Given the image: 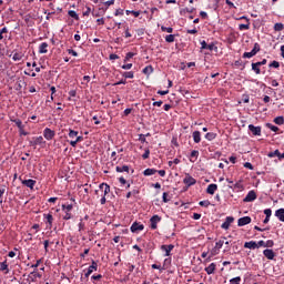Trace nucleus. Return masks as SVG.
Masks as SVG:
<instances>
[{
    "label": "nucleus",
    "instance_id": "obj_1",
    "mask_svg": "<svg viewBox=\"0 0 284 284\" xmlns=\"http://www.w3.org/2000/svg\"><path fill=\"white\" fill-rule=\"evenodd\" d=\"M253 201H256V191L252 190L250 191L246 196L244 197V203H252Z\"/></svg>",
    "mask_w": 284,
    "mask_h": 284
},
{
    "label": "nucleus",
    "instance_id": "obj_2",
    "mask_svg": "<svg viewBox=\"0 0 284 284\" xmlns=\"http://www.w3.org/2000/svg\"><path fill=\"white\" fill-rule=\"evenodd\" d=\"M54 131L50 128H45L43 131V136L47 139V141H52L54 139Z\"/></svg>",
    "mask_w": 284,
    "mask_h": 284
},
{
    "label": "nucleus",
    "instance_id": "obj_3",
    "mask_svg": "<svg viewBox=\"0 0 284 284\" xmlns=\"http://www.w3.org/2000/svg\"><path fill=\"white\" fill-rule=\"evenodd\" d=\"M250 223H252V217L250 216L240 217L237 221L239 227H243L244 225H250Z\"/></svg>",
    "mask_w": 284,
    "mask_h": 284
},
{
    "label": "nucleus",
    "instance_id": "obj_4",
    "mask_svg": "<svg viewBox=\"0 0 284 284\" xmlns=\"http://www.w3.org/2000/svg\"><path fill=\"white\" fill-rule=\"evenodd\" d=\"M150 223H151V230H156V224L161 223V216L159 215H153L151 219H150Z\"/></svg>",
    "mask_w": 284,
    "mask_h": 284
},
{
    "label": "nucleus",
    "instance_id": "obj_5",
    "mask_svg": "<svg viewBox=\"0 0 284 284\" xmlns=\"http://www.w3.org/2000/svg\"><path fill=\"white\" fill-rule=\"evenodd\" d=\"M183 183L187 185V187H191V185H196V179L192 178L191 175H186Z\"/></svg>",
    "mask_w": 284,
    "mask_h": 284
},
{
    "label": "nucleus",
    "instance_id": "obj_6",
    "mask_svg": "<svg viewBox=\"0 0 284 284\" xmlns=\"http://www.w3.org/2000/svg\"><path fill=\"white\" fill-rule=\"evenodd\" d=\"M99 267V264H97V262H92V264L89 266L87 273L84 274L85 278H88V276H90L92 274V272H97Z\"/></svg>",
    "mask_w": 284,
    "mask_h": 284
},
{
    "label": "nucleus",
    "instance_id": "obj_7",
    "mask_svg": "<svg viewBox=\"0 0 284 284\" xmlns=\"http://www.w3.org/2000/svg\"><path fill=\"white\" fill-rule=\"evenodd\" d=\"M248 130L252 132L253 136H261V126H254V124H250Z\"/></svg>",
    "mask_w": 284,
    "mask_h": 284
},
{
    "label": "nucleus",
    "instance_id": "obj_8",
    "mask_svg": "<svg viewBox=\"0 0 284 284\" xmlns=\"http://www.w3.org/2000/svg\"><path fill=\"white\" fill-rule=\"evenodd\" d=\"M232 223H234V217L227 216L225 222L221 225L222 230H230V225H232Z\"/></svg>",
    "mask_w": 284,
    "mask_h": 284
},
{
    "label": "nucleus",
    "instance_id": "obj_9",
    "mask_svg": "<svg viewBox=\"0 0 284 284\" xmlns=\"http://www.w3.org/2000/svg\"><path fill=\"white\" fill-rule=\"evenodd\" d=\"M263 254L266 258H268V261H274V256H276V254L274 253L273 250L266 248L263 251Z\"/></svg>",
    "mask_w": 284,
    "mask_h": 284
},
{
    "label": "nucleus",
    "instance_id": "obj_10",
    "mask_svg": "<svg viewBox=\"0 0 284 284\" xmlns=\"http://www.w3.org/2000/svg\"><path fill=\"white\" fill-rule=\"evenodd\" d=\"M201 49L202 50H210L211 52H212V50H216V45H214V43H211V44H207V42H205V40H203L202 42H201Z\"/></svg>",
    "mask_w": 284,
    "mask_h": 284
},
{
    "label": "nucleus",
    "instance_id": "obj_11",
    "mask_svg": "<svg viewBox=\"0 0 284 284\" xmlns=\"http://www.w3.org/2000/svg\"><path fill=\"white\" fill-rule=\"evenodd\" d=\"M22 185H26V187H30V190H34V185H37V181H34V180H22Z\"/></svg>",
    "mask_w": 284,
    "mask_h": 284
},
{
    "label": "nucleus",
    "instance_id": "obj_12",
    "mask_svg": "<svg viewBox=\"0 0 284 284\" xmlns=\"http://www.w3.org/2000/svg\"><path fill=\"white\" fill-rule=\"evenodd\" d=\"M267 156L268 159H274V156H277L281 160V159H284V152L281 153V151L275 150L274 152H270Z\"/></svg>",
    "mask_w": 284,
    "mask_h": 284
},
{
    "label": "nucleus",
    "instance_id": "obj_13",
    "mask_svg": "<svg viewBox=\"0 0 284 284\" xmlns=\"http://www.w3.org/2000/svg\"><path fill=\"white\" fill-rule=\"evenodd\" d=\"M145 226H143V224H139L136 222H134L132 225H131V232H141L144 230Z\"/></svg>",
    "mask_w": 284,
    "mask_h": 284
},
{
    "label": "nucleus",
    "instance_id": "obj_14",
    "mask_svg": "<svg viewBox=\"0 0 284 284\" xmlns=\"http://www.w3.org/2000/svg\"><path fill=\"white\" fill-rule=\"evenodd\" d=\"M244 247L246 250H256L258 247V244L254 241L245 242Z\"/></svg>",
    "mask_w": 284,
    "mask_h": 284
},
{
    "label": "nucleus",
    "instance_id": "obj_15",
    "mask_svg": "<svg viewBox=\"0 0 284 284\" xmlns=\"http://www.w3.org/2000/svg\"><path fill=\"white\" fill-rule=\"evenodd\" d=\"M0 272H4V274H10V268L8 267V260L0 263Z\"/></svg>",
    "mask_w": 284,
    "mask_h": 284
},
{
    "label": "nucleus",
    "instance_id": "obj_16",
    "mask_svg": "<svg viewBox=\"0 0 284 284\" xmlns=\"http://www.w3.org/2000/svg\"><path fill=\"white\" fill-rule=\"evenodd\" d=\"M161 250H162V252H165V256H170V252H172V250H174V245H172V244L162 245Z\"/></svg>",
    "mask_w": 284,
    "mask_h": 284
},
{
    "label": "nucleus",
    "instance_id": "obj_17",
    "mask_svg": "<svg viewBox=\"0 0 284 284\" xmlns=\"http://www.w3.org/2000/svg\"><path fill=\"white\" fill-rule=\"evenodd\" d=\"M219 190V185L210 184L206 189V194L214 195V193Z\"/></svg>",
    "mask_w": 284,
    "mask_h": 284
},
{
    "label": "nucleus",
    "instance_id": "obj_18",
    "mask_svg": "<svg viewBox=\"0 0 284 284\" xmlns=\"http://www.w3.org/2000/svg\"><path fill=\"white\" fill-rule=\"evenodd\" d=\"M39 53L40 54H48V43L42 42L39 47Z\"/></svg>",
    "mask_w": 284,
    "mask_h": 284
},
{
    "label": "nucleus",
    "instance_id": "obj_19",
    "mask_svg": "<svg viewBox=\"0 0 284 284\" xmlns=\"http://www.w3.org/2000/svg\"><path fill=\"white\" fill-rule=\"evenodd\" d=\"M100 190L103 192L104 196L106 194H110V185H108L106 183L100 184Z\"/></svg>",
    "mask_w": 284,
    "mask_h": 284
},
{
    "label": "nucleus",
    "instance_id": "obj_20",
    "mask_svg": "<svg viewBox=\"0 0 284 284\" xmlns=\"http://www.w3.org/2000/svg\"><path fill=\"white\" fill-rule=\"evenodd\" d=\"M275 216H277V219L284 223V209H280L275 212Z\"/></svg>",
    "mask_w": 284,
    "mask_h": 284
},
{
    "label": "nucleus",
    "instance_id": "obj_21",
    "mask_svg": "<svg viewBox=\"0 0 284 284\" xmlns=\"http://www.w3.org/2000/svg\"><path fill=\"white\" fill-rule=\"evenodd\" d=\"M215 270H216V264L211 263V264L205 268V272H206V274H214Z\"/></svg>",
    "mask_w": 284,
    "mask_h": 284
},
{
    "label": "nucleus",
    "instance_id": "obj_22",
    "mask_svg": "<svg viewBox=\"0 0 284 284\" xmlns=\"http://www.w3.org/2000/svg\"><path fill=\"white\" fill-rule=\"evenodd\" d=\"M193 141L194 143H201V131L193 132Z\"/></svg>",
    "mask_w": 284,
    "mask_h": 284
},
{
    "label": "nucleus",
    "instance_id": "obj_23",
    "mask_svg": "<svg viewBox=\"0 0 284 284\" xmlns=\"http://www.w3.org/2000/svg\"><path fill=\"white\" fill-rule=\"evenodd\" d=\"M158 170L156 169H146L144 170L143 174L144 176H152L154 174H156Z\"/></svg>",
    "mask_w": 284,
    "mask_h": 284
},
{
    "label": "nucleus",
    "instance_id": "obj_24",
    "mask_svg": "<svg viewBox=\"0 0 284 284\" xmlns=\"http://www.w3.org/2000/svg\"><path fill=\"white\" fill-rule=\"evenodd\" d=\"M41 143H43V136H38L34 141L30 142V145H41Z\"/></svg>",
    "mask_w": 284,
    "mask_h": 284
},
{
    "label": "nucleus",
    "instance_id": "obj_25",
    "mask_svg": "<svg viewBox=\"0 0 284 284\" xmlns=\"http://www.w3.org/2000/svg\"><path fill=\"white\" fill-rule=\"evenodd\" d=\"M115 171H116V172H126V173H130V166H128V165L116 166V168H115Z\"/></svg>",
    "mask_w": 284,
    "mask_h": 284
},
{
    "label": "nucleus",
    "instance_id": "obj_26",
    "mask_svg": "<svg viewBox=\"0 0 284 284\" xmlns=\"http://www.w3.org/2000/svg\"><path fill=\"white\" fill-rule=\"evenodd\" d=\"M205 139H206V141H214V139H216V133L209 132L205 134Z\"/></svg>",
    "mask_w": 284,
    "mask_h": 284
},
{
    "label": "nucleus",
    "instance_id": "obj_27",
    "mask_svg": "<svg viewBox=\"0 0 284 284\" xmlns=\"http://www.w3.org/2000/svg\"><path fill=\"white\" fill-rule=\"evenodd\" d=\"M69 17H71L72 19H75V21H79V14L77 13V11L74 10H70L68 12Z\"/></svg>",
    "mask_w": 284,
    "mask_h": 284
},
{
    "label": "nucleus",
    "instance_id": "obj_28",
    "mask_svg": "<svg viewBox=\"0 0 284 284\" xmlns=\"http://www.w3.org/2000/svg\"><path fill=\"white\" fill-rule=\"evenodd\" d=\"M79 136V132L72 129L69 130V139H77Z\"/></svg>",
    "mask_w": 284,
    "mask_h": 284
},
{
    "label": "nucleus",
    "instance_id": "obj_29",
    "mask_svg": "<svg viewBox=\"0 0 284 284\" xmlns=\"http://www.w3.org/2000/svg\"><path fill=\"white\" fill-rule=\"evenodd\" d=\"M252 52L255 53V54H258V52H261V44H258V42L254 43Z\"/></svg>",
    "mask_w": 284,
    "mask_h": 284
},
{
    "label": "nucleus",
    "instance_id": "obj_30",
    "mask_svg": "<svg viewBox=\"0 0 284 284\" xmlns=\"http://www.w3.org/2000/svg\"><path fill=\"white\" fill-rule=\"evenodd\" d=\"M283 28H284V24L281 22H277L274 24L275 32H281L283 30Z\"/></svg>",
    "mask_w": 284,
    "mask_h": 284
},
{
    "label": "nucleus",
    "instance_id": "obj_31",
    "mask_svg": "<svg viewBox=\"0 0 284 284\" xmlns=\"http://www.w3.org/2000/svg\"><path fill=\"white\" fill-rule=\"evenodd\" d=\"M252 57H256V53L253 51L243 53V59H252Z\"/></svg>",
    "mask_w": 284,
    "mask_h": 284
},
{
    "label": "nucleus",
    "instance_id": "obj_32",
    "mask_svg": "<svg viewBox=\"0 0 284 284\" xmlns=\"http://www.w3.org/2000/svg\"><path fill=\"white\" fill-rule=\"evenodd\" d=\"M122 77H124V79H134V72L133 71L124 72Z\"/></svg>",
    "mask_w": 284,
    "mask_h": 284
},
{
    "label": "nucleus",
    "instance_id": "obj_33",
    "mask_svg": "<svg viewBox=\"0 0 284 284\" xmlns=\"http://www.w3.org/2000/svg\"><path fill=\"white\" fill-rule=\"evenodd\" d=\"M252 70H254L255 74H261V69L257 63H252Z\"/></svg>",
    "mask_w": 284,
    "mask_h": 284
},
{
    "label": "nucleus",
    "instance_id": "obj_34",
    "mask_svg": "<svg viewBox=\"0 0 284 284\" xmlns=\"http://www.w3.org/2000/svg\"><path fill=\"white\" fill-rule=\"evenodd\" d=\"M47 219V223H49L50 227H52V221H54V217H52V214L44 215Z\"/></svg>",
    "mask_w": 284,
    "mask_h": 284
},
{
    "label": "nucleus",
    "instance_id": "obj_35",
    "mask_svg": "<svg viewBox=\"0 0 284 284\" xmlns=\"http://www.w3.org/2000/svg\"><path fill=\"white\" fill-rule=\"evenodd\" d=\"M274 123H276V125H283V123H284L283 116L275 118Z\"/></svg>",
    "mask_w": 284,
    "mask_h": 284
},
{
    "label": "nucleus",
    "instance_id": "obj_36",
    "mask_svg": "<svg viewBox=\"0 0 284 284\" xmlns=\"http://www.w3.org/2000/svg\"><path fill=\"white\" fill-rule=\"evenodd\" d=\"M13 123H16V125H17V128H18L19 130H21V129L24 126V125H23V122H21L20 119L13 120Z\"/></svg>",
    "mask_w": 284,
    "mask_h": 284
},
{
    "label": "nucleus",
    "instance_id": "obj_37",
    "mask_svg": "<svg viewBox=\"0 0 284 284\" xmlns=\"http://www.w3.org/2000/svg\"><path fill=\"white\" fill-rule=\"evenodd\" d=\"M223 245H225V241H223V240L217 241L215 244V250H221V247H223Z\"/></svg>",
    "mask_w": 284,
    "mask_h": 284
},
{
    "label": "nucleus",
    "instance_id": "obj_38",
    "mask_svg": "<svg viewBox=\"0 0 284 284\" xmlns=\"http://www.w3.org/2000/svg\"><path fill=\"white\" fill-rule=\"evenodd\" d=\"M266 126L268 130H272V132H278V126L273 125L272 123H267Z\"/></svg>",
    "mask_w": 284,
    "mask_h": 284
},
{
    "label": "nucleus",
    "instance_id": "obj_39",
    "mask_svg": "<svg viewBox=\"0 0 284 284\" xmlns=\"http://www.w3.org/2000/svg\"><path fill=\"white\" fill-rule=\"evenodd\" d=\"M230 284H241V276L231 278L230 280Z\"/></svg>",
    "mask_w": 284,
    "mask_h": 284
},
{
    "label": "nucleus",
    "instance_id": "obj_40",
    "mask_svg": "<svg viewBox=\"0 0 284 284\" xmlns=\"http://www.w3.org/2000/svg\"><path fill=\"white\" fill-rule=\"evenodd\" d=\"M166 43H174V34H169L165 37Z\"/></svg>",
    "mask_w": 284,
    "mask_h": 284
},
{
    "label": "nucleus",
    "instance_id": "obj_41",
    "mask_svg": "<svg viewBox=\"0 0 284 284\" xmlns=\"http://www.w3.org/2000/svg\"><path fill=\"white\" fill-rule=\"evenodd\" d=\"M62 210L63 212H72V204H68V205L63 204Z\"/></svg>",
    "mask_w": 284,
    "mask_h": 284
},
{
    "label": "nucleus",
    "instance_id": "obj_42",
    "mask_svg": "<svg viewBox=\"0 0 284 284\" xmlns=\"http://www.w3.org/2000/svg\"><path fill=\"white\" fill-rule=\"evenodd\" d=\"M161 30H162V32H169V33H172V32H174V29L173 28H171V27H161Z\"/></svg>",
    "mask_w": 284,
    "mask_h": 284
},
{
    "label": "nucleus",
    "instance_id": "obj_43",
    "mask_svg": "<svg viewBox=\"0 0 284 284\" xmlns=\"http://www.w3.org/2000/svg\"><path fill=\"white\" fill-rule=\"evenodd\" d=\"M199 205H201V207H210V201H201Z\"/></svg>",
    "mask_w": 284,
    "mask_h": 284
},
{
    "label": "nucleus",
    "instance_id": "obj_44",
    "mask_svg": "<svg viewBox=\"0 0 284 284\" xmlns=\"http://www.w3.org/2000/svg\"><path fill=\"white\" fill-rule=\"evenodd\" d=\"M65 212V214H64V216H63V220L64 221H70V219H72V213H70V212H68V211H64Z\"/></svg>",
    "mask_w": 284,
    "mask_h": 284
},
{
    "label": "nucleus",
    "instance_id": "obj_45",
    "mask_svg": "<svg viewBox=\"0 0 284 284\" xmlns=\"http://www.w3.org/2000/svg\"><path fill=\"white\" fill-rule=\"evenodd\" d=\"M229 187L232 190V189H237V190H241V187H243V185H241V183L236 182L235 184L233 185H229Z\"/></svg>",
    "mask_w": 284,
    "mask_h": 284
},
{
    "label": "nucleus",
    "instance_id": "obj_46",
    "mask_svg": "<svg viewBox=\"0 0 284 284\" xmlns=\"http://www.w3.org/2000/svg\"><path fill=\"white\" fill-rule=\"evenodd\" d=\"M133 57H134V53H132V52L126 53V55L124 58V62L130 61V59H132Z\"/></svg>",
    "mask_w": 284,
    "mask_h": 284
},
{
    "label": "nucleus",
    "instance_id": "obj_47",
    "mask_svg": "<svg viewBox=\"0 0 284 284\" xmlns=\"http://www.w3.org/2000/svg\"><path fill=\"white\" fill-rule=\"evenodd\" d=\"M142 159H150V149H145L144 154H142Z\"/></svg>",
    "mask_w": 284,
    "mask_h": 284
},
{
    "label": "nucleus",
    "instance_id": "obj_48",
    "mask_svg": "<svg viewBox=\"0 0 284 284\" xmlns=\"http://www.w3.org/2000/svg\"><path fill=\"white\" fill-rule=\"evenodd\" d=\"M83 230H85V223H83V220H81L79 223V232H83Z\"/></svg>",
    "mask_w": 284,
    "mask_h": 284
},
{
    "label": "nucleus",
    "instance_id": "obj_49",
    "mask_svg": "<svg viewBox=\"0 0 284 284\" xmlns=\"http://www.w3.org/2000/svg\"><path fill=\"white\" fill-rule=\"evenodd\" d=\"M191 159H199V151L193 150V151L191 152Z\"/></svg>",
    "mask_w": 284,
    "mask_h": 284
},
{
    "label": "nucleus",
    "instance_id": "obj_50",
    "mask_svg": "<svg viewBox=\"0 0 284 284\" xmlns=\"http://www.w3.org/2000/svg\"><path fill=\"white\" fill-rule=\"evenodd\" d=\"M264 214L267 219H270V216H272V209L264 210Z\"/></svg>",
    "mask_w": 284,
    "mask_h": 284
},
{
    "label": "nucleus",
    "instance_id": "obj_51",
    "mask_svg": "<svg viewBox=\"0 0 284 284\" xmlns=\"http://www.w3.org/2000/svg\"><path fill=\"white\" fill-rule=\"evenodd\" d=\"M268 67H271V68H281V63H278V61H273Z\"/></svg>",
    "mask_w": 284,
    "mask_h": 284
},
{
    "label": "nucleus",
    "instance_id": "obj_52",
    "mask_svg": "<svg viewBox=\"0 0 284 284\" xmlns=\"http://www.w3.org/2000/svg\"><path fill=\"white\" fill-rule=\"evenodd\" d=\"M23 128H26V126H22L21 129H19L20 136H28V132H26V130H23Z\"/></svg>",
    "mask_w": 284,
    "mask_h": 284
},
{
    "label": "nucleus",
    "instance_id": "obj_53",
    "mask_svg": "<svg viewBox=\"0 0 284 284\" xmlns=\"http://www.w3.org/2000/svg\"><path fill=\"white\" fill-rule=\"evenodd\" d=\"M239 30H250V24H240Z\"/></svg>",
    "mask_w": 284,
    "mask_h": 284
},
{
    "label": "nucleus",
    "instance_id": "obj_54",
    "mask_svg": "<svg viewBox=\"0 0 284 284\" xmlns=\"http://www.w3.org/2000/svg\"><path fill=\"white\" fill-rule=\"evenodd\" d=\"M68 54H72V57H79V53H77V51L73 49H68Z\"/></svg>",
    "mask_w": 284,
    "mask_h": 284
},
{
    "label": "nucleus",
    "instance_id": "obj_55",
    "mask_svg": "<svg viewBox=\"0 0 284 284\" xmlns=\"http://www.w3.org/2000/svg\"><path fill=\"white\" fill-rule=\"evenodd\" d=\"M244 168H246L247 170H254V165H252V163L250 162H245Z\"/></svg>",
    "mask_w": 284,
    "mask_h": 284
},
{
    "label": "nucleus",
    "instance_id": "obj_56",
    "mask_svg": "<svg viewBox=\"0 0 284 284\" xmlns=\"http://www.w3.org/2000/svg\"><path fill=\"white\" fill-rule=\"evenodd\" d=\"M122 70H132V63L123 64Z\"/></svg>",
    "mask_w": 284,
    "mask_h": 284
},
{
    "label": "nucleus",
    "instance_id": "obj_57",
    "mask_svg": "<svg viewBox=\"0 0 284 284\" xmlns=\"http://www.w3.org/2000/svg\"><path fill=\"white\" fill-rule=\"evenodd\" d=\"M265 243H266V247H274V241L268 240Z\"/></svg>",
    "mask_w": 284,
    "mask_h": 284
},
{
    "label": "nucleus",
    "instance_id": "obj_58",
    "mask_svg": "<svg viewBox=\"0 0 284 284\" xmlns=\"http://www.w3.org/2000/svg\"><path fill=\"white\" fill-rule=\"evenodd\" d=\"M162 199H163L164 203H169L170 202V200L168 199V193L166 192L163 193Z\"/></svg>",
    "mask_w": 284,
    "mask_h": 284
},
{
    "label": "nucleus",
    "instance_id": "obj_59",
    "mask_svg": "<svg viewBox=\"0 0 284 284\" xmlns=\"http://www.w3.org/2000/svg\"><path fill=\"white\" fill-rule=\"evenodd\" d=\"M13 61H21V55L19 53H14Z\"/></svg>",
    "mask_w": 284,
    "mask_h": 284
},
{
    "label": "nucleus",
    "instance_id": "obj_60",
    "mask_svg": "<svg viewBox=\"0 0 284 284\" xmlns=\"http://www.w3.org/2000/svg\"><path fill=\"white\" fill-rule=\"evenodd\" d=\"M255 63L261 68V65H265L267 63V60L263 59L262 61Z\"/></svg>",
    "mask_w": 284,
    "mask_h": 284
},
{
    "label": "nucleus",
    "instance_id": "obj_61",
    "mask_svg": "<svg viewBox=\"0 0 284 284\" xmlns=\"http://www.w3.org/2000/svg\"><path fill=\"white\" fill-rule=\"evenodd\" d=\"M257 247H266V243H265V241H260L258 243H257Z\"/></svg>",
    "mask_w": 284,
    "mask_h": 284
},
{
    "label": "nucleus",
    "instance_id": "obj_62",
    "mask_svg": "<svg viewBox=\"0 0 284 284\" xmlns=\"http://www.w3.org/2000/svg\"><path fill=\"white\" fill-rule=\"evenodd\" d=\"M170 93V91L169 90H166V91H158V94H160L161 97H165V94H169Z\"/></svg>",
    "mask_w": 284,
    "mask_h": 284
},
{
    "label": "nucleus",
    "instance_id": "obj_63",
    "mask_svg": "<svg viewBox=\"0 0 284 284\" xmlns=\"http://www.w3.org/2000/svg\"><path fill=\"white\" fill-rule=\"evenodd\" d=\"M139 141H141V143H145V134H140Z\"/></svg>",
    "mask_w": 284,
    "mask_h": 284
},
{
    "label": "nucleus",
    "instance_id": "obj_64",
    "mask_svg": "<svg viewBox=\"0 0 284 284\" xmlns=\"http://www.w3.org/2000/svg\"><path fill=\"white\" fill-rule=\"evenodd\" d=\"M200 17H202V19H207V12L201 11Z\"/></svg>",
    "mask_w": 284,
    "mask_h": 284
}]
</instances>
